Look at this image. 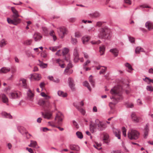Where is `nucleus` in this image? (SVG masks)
Segmentation results:
<instances>
[{
  "mask_svg": "<svg viewBox=\"0 0 153 153\" xmlns=\"http://www.w3.org/2000/svg\"><path fill=\"white\" fill-rule=\"evenodd\" d=\"M89 81L91 83L92 85L94 87L95 85L94 80L93 79L92 75H90L89 77Z\"/></svg>",
  "mask_w": 153,
  "mask_h": 153,
  "instance_id": "nucleus-34",
  "label": "nucleus"
},
{
  "mask_svg": "<svg viewBox=\"0 0 153 153\" xmlns=\"http://www.w3.org/2000/svg\"><path fill=\"white\" fill-rule=\"evenodd\" d=\"M76 134L79 138L80 139H82L83 138V135L81 132L79 131H77L76 132Z\"/></svg>",
  "mask_w": 153,
  "mask_h": 153,
  "instance_id": "nucleus-42",
  "label": "nucleus"
},
{
  "mask_svg": "<svg viewBox=\"0 0 153 153\" xmlns=\"http://www.w3.org/2000/svg\"><path fill=\"white\" fill-rule=\"evenodd\" d=\"M7 44V42L4 39H2L0 41V46L2 47L5 45Z\"/></svg>",
  "mask_w": 153,
  "mask_h": 153,
  "instance_id": "nucleus-31",
  "label": "nucleus"
},
{
  "mask_svg": "<svg viewBox=\"0 0 153 153\" xmlns=\"http://www.w3.org/2000/svg\"><path fill=\"white\" fill-rule=\"evenodd\" d=\"M72 67V65L71 63H68L64 71V73L65 74H68V71H70L69 69Z\"/></svg>",
  "mask_w": 153,
  "mask_h": 153,
  "instance_id": "nucleus-23",
  "label": "nucleus"
},
{
  "mask_svg": "<svg viewBox=\"0 0 153 153\" xmlns=\"http://www.w3.org/2000/svg\"><path fill=\"white\" fill-rule=\"evenodd\" d=\"M103 67H104L105 68L104 69H102L100 71L99 74H103L105 73L106 70L107 68L105 66H102Z\"/></svg>",
  "mask_w": 153,
  "mask_h": 153,
  "instance_id": "nucleus-44",
  "label": "nucleus"
},
{
  "mask_svg": "<svg viewBox=\"0 0 153 153\" xmlns=\"http://www.w3.org/2000/svg\"><path fill=\"white\" fill-rule=\"evenodd\" d=\"M129 41L131 43H134L135 42L134 38L132 37L129 36L128 37Z\"/></svg>",
  "mask_w": 153,
  "mask_h": 153,
  "instance_id": "nucleus-46",
  "label": "nucleus"
},
{
  "mask_svg": "<svg viewBox=\"0 0 153 153\" xmlns=\"http://www.w3.org/2000/svg\"><path fill=\"white\" fill-rule=\"evenodd\" d=\"M58 94L59 96L63 97H65L67 96L66 93H64L63 91H58Z\"/></svg>",
  "mask_w": 153,
  "mask_h": 153,
  "instance_id": "nucleus-29",
  "label": "nucleus"
},
{
  "mask_svg": "<svg viewBox=\"0 0 153 153\" xmlns=\"http://www.w3.org/2000/svg\"><path fill=\"white\" fill-rule=\"evenodd\" d=\"M45 102L43 100H40L38 102V104L42 106L45 107Z\"/></svg>",
  "mask_w": 153,
  "mask_h": 153,
  "instance_id": "nucleus-41",
  "label": "nucleus"
},
{
  "mask_svg": "<svg viewBox=\"0 0 153 153\" xmlns=\"http://www.w3.org/2000/svg\"><path fill=\"white\" fill-rule=\"evenodd\" d=\"M50 35L53 37V40L54 41H55L56 40L57 38L55 35V34L53 30H52L51 31L50 33Z\"/></svg>",
  "mask_w": 153,
  "mask_h": 153,
  "instance_id": "nucleus-30",
  "label": "nucleus"
},
{
  "mask_svg": "<svg viewBox=\"0 0 153 153\" xmlns=\"http://www.w3.org/2000/svg\"><path fill=\"white\" fill-rule=\"evenodd\" d=\"M2 114L6 118H9L10 119H11L12 118V116L10 114H7L6 112H2Z\"/></svg>",
  "mask_w": 153,
  "mask_h": 153,
  "instance_id": "nucleus-36",
  "label": "nucleus"
},
{
  "mask_svg": "<svg viewBox=\"0 0 153 153\" xmlns=\"http://www.w3.org/2000/svg\"><path fill=\"white\" fill-rule=\"evenodd\" d=\"M30 142L32 146V147H36L37 145V143L35 141L31 140Z\"/></svg>",
  "mask_w": 153,
  "mask_h": 153,
  "instance_id": "nucleus-47",
  "label": "nucleus"
},
{
  "mask_svg": "<svg viewBox=\"0 0 153 153\" xmlns=\"http://www.w3.org/2000/svg\"><path fill=\"white\" fill-rule=\"evenodd\" d=\"M143 50L140 47H137L135 49V52L136 54H139L140 52L143 51Z\"/></svg>",
  "mask_w": 153,
  "mask_h": 153,
  "instance_id": "nucleus-35",
  "label": "nucleus"
},
{
  "mask_svg": "<svg viewBox=\"0 0 153 153\" xmlns=\"http://www.w3.org/2000/svg\"><path fill=\"white\" fill-rule=\"evenodd\" d=\"M69 52V50L68 49L65 48L63 50L62 53L63 55H65L67 54Z\"/></svg>",
  "mask_w": 153,
  "mask_h": 153,
  "instance_id": "nucleus-43",
  "label": "nucleus"
},
{
  "mask_svg": "<svg viewBox=\"0 0 153 153\" xmlns=\"http://www.w3.org/2000/svg\"><path fill=\"white\" fill-rule=\"evenodd\" d=\"M131 117L132 120L135 123H138L141 121V118L137 116L134 112L132 113Z\"/></svg>",
  "mask_w": 153,
  "mask_h": 153,
  "instance_id": "nucleus-9",
  "label": "nucleus"
},
{
  "mask_svg": "<svg viewBox=\"0 0 153 153\" xmlns=\"http://www.w3.org/2000/svg\"><path fill=\"white\" fill-rule=\"evenodd\" d=\"M89 37L88 36H85L82 37V42L83 44H85L90 39Z\"/></svg>",
  "mask_w": 153,
  "mask_h": 153,
  "instance_id": "nucleus-26",
  "label": "nucleus"
},
{
  "mask_svg": "<svg viewBox=\"0 0 153 153\" xmlns=\"http://www.w3.org/2000/svg\"><path fill=\"white\" fill-rule=\"evenodd\" d=\"M63 118V116L62 114L60 112H58L57 113L56 116L55 118V120H58V124H60L62 121Z\"/></svg>",
  "mask_w": 153,
  "mask_h": 153,
  "instance_id": "nucleus-10",
  "label": "nucleus"
},
{
  "mask_svg": "<svg viewBox=\"0 0 153 153\" xmlns=\"http://www.w3.org/2000/svg\"><path fill=\"white\" fill-rule=\"evenodd\" d=\"M125 3L130 5L131 4V0H124Z\"/></svg>",
  "mask_w": 153,
  "mask_h": 153,
  "instance_id": "nucleus-56",
  "label": "nucleus"
},
{
  "mask_svg": "<svg viewBox=\"0 0 153 153\" xmlns=\"http://www.w3.org/2000/svg\"><path fill=\"white\" fill-rule=\"evenodd\" d=\"M41 95L42 97H45L46 99H48L50 98V96L47 95L44 92H42L41 93Z\"/></svg>",
  "mask_w": 153,
  "mask_h": 153,
  "instance_id": "nucleus-45",
  "label": "nucleus"
},
{
  "mask_svg": "<svg viewBox=\"0 0 153 153\" xmlns=\"http://www.w3.org/2000/svg\"><path fill=\"white\" fill-rule=\"evenodd\" d=\"M103 137V140H108L109 138V135L108 134H104Z\"/></svg>",
  "mask_w": 153,
  "mask_h": 153,
  "instance_id": "nucleus-53",
  "label": "nucleus"
},
{
  "mask_svg": "<svg viewBox=\"0 0 153 153\" xmlns=\"http://www.w3.org/2000/svg\"><path fill=\"white\" fill-rule=\"evenodd\" d=\"M32 42V40L28 39L27 40L25 41L24 44L27 45H31Z\"/></svg>",
  "mask_w": 153,
  "mask_h": 153,
  "instance_id": "nucleus-38",
  "label": "nucleus"
},
{
  "mask_svg": "<svg viewBox=\"0 0 153 153\" xmlns=\"http://www.w3.org/2000/svg\"><path fill=\"white\" fill-rule=\"evenodd\" d=\"M143 80L147 82H152L153 83V79H151L149 78L146 77L143 79Z\"/></svg>",
  "mask_w": 153,
  "mask_h": 153,
  "instance_id": "nucleus-40",
  "label": "nucleus"
},
{
  "mask_svg": "<svg viewBox=\"0 0 153 153\" xmlns=\"http://www.w3.org/2000/svg\"><path fill=\"white\" fill-rule=\"evenodd\" d=\"M68 83L69 86L71 90L73 91H75V84H74V81L73 78L71 77H69L68 79Z\"/></svg>",
  "mask_w": 153,
  "mask_h": 153,
  "instance_id": "nucleus-6",
  "label": "nucleus"
},
{
  "mask_svg": "<svg viewBox=\"0 0 153 153\" xmlns=\"http://www.w3.org/2000/svg\"><path fill=\"white\" fill-rule=\"evenodd\" d=\"M41 75L38 74H31V78L32 79L39 81L41 79Z\"/></svg>",
  "mask_w": 153,
  "mask_h": 153,
  "instance_id": "nucleus-12",
  "label": "nucleus"
},
{
  "mask_svg": "<svg viewBox=\"0 0 153 153\" xmlns=\"http://www.w3.org/2000/svg\"><path fill=\"white\" fill-rule=\"evenodd\" d=\"M91 16L93 18H96L99 17L100 16V14L99 12H96L91 14Z\"/></svg>",
  "mask_w": 153,
  "mask_h": 153,
  "instance_id": "nucleus-27",
  "label": "nucleus"
},
{
  "mask_svg": "<svg viewBox=\"0 0 153 153\" xmlns=\"http://www.w3.org/2000/svg\"><path fill=\"white\" fill-rule=\"evenodd\" d=\"M48 124L49 125L52 126L53 127H55V124L54 123L52 122H48Z\"/></svg>",
  "mask_w": 153,
  "mask_h": 153,
  "instance_id": "nucleus-59",
  "label": "nucleus"
},
{
  "mask_svg": "<svg viewBox=\"0 0 153 153\" xmlns=\"http://www.w3.org/2000/svg\"><path fill=\"white\" fill-rule=\"evenodd\" d=\"M145 26L149 31L152 30L153 29V25L150 21H148L146 22L145 24Z\"/></svg>",
  "mask_w": 153,
  "mask_h": 153,
  "instance_id": "nucleus-15",
  "label": "nucleus"
},
{
  "mask_svg": "<svg viewBox=\"0 0 153 153\" xmlns=\"http://www.w3.org/2000/svg\"><path fill=\"white\" fill-rule=\"evenodd\" d=\"M105 50V47L104 45H102L100 47V55H103Z\"/></svg>",
  "mask_w": 153,
  "mask_h": 153,
  "instance_id": "nucleus-28",
  "label": "nucleus"
},
{
  "mask_svg": "<svg viewBox=\"0 0 153 153\" xmlns=\"http://www.w3.org/2000/svg\"><path fill=\"white\" fill-rule=\"evenodd\" d=\"M100 33L98 36L102 39H108L109 38L110 30L107 27H105L100 29Z\"/></svg>",
  "mask_w": 153,
  "mask_h": 153,
  "instance_id": "nucleus-2",
  "label": "nucleus"
},
{
  "mask_svg": "<svg viewBox=\"0 0 153 153\" xmlns=\"http://www.w3.org/2000/svg\"><path fill=\"white\" fill-rule=\"evenodd\" d=\"M72 43L74 45H75L77 43V40L76 39L72 38L71 39Z\"/></svg>",
  "mask_w": 153,
  "mask_h": 153,
  "instance_id": "nucleus-52",
  "label": "nucleus"
},
{
  "mask_svg": "<svg viewBox=\"0 0 153 153\" xmlns=\"http://www.w3.org/2000/svg\"><path fill=\"white\" fill-rule=\"evenodd\" d=\"M26 149L30 153H33V151L32 149L31 148H26Z\"/></svg>",
  "mask_w": 153,
  "mask_h": 153,
  "instance_id": "nucleus-63",
  "label": "nucleus"
},
{
  "mask_svg": "<svg viewBox=\"0 0 153 153\" xmlns=\"http://www.w3.org/2000/svg\"><path fill=\"white\" fill-rule=\"evenodd\" d=\"M83 85L86 87L90 91H91V88L89 85V84L88 82L87 81H85L83 82Z\"/></svg>",
  "mask_w": 153,
  "mask_h": 153,
  "instance_id": "nucleus-37",
  "label": "nucleus"
},
{
  "mask_svg": "<svg viewBox=\"0 0 153 153\" xmlns=\"http://www.w3.org/2000/svg\"><path fill=\"white\" fill-rule=\"evenodd\" d=\"M69 147L71 150H73L78 151L80 150L79 147L78 146L74 145H70L69 146Z\"/></svg>",
  "mask_w": 153,
  "mask_h": 153,
  "instance_id": "nucleus-22",
  "label": "nucleus"
},
{
  "mask_svg": "<svg viewBox=\"0 0 153 153\" xmlns=\"http://www.w3.org/2000/svg\"><path fill=\"white\" fill-rule=\"evenodd\" d=\"M90 63V61L89 60H87L85 63L83 65V68H85V66H86L88 64Z\"/></svg>",
  "mask_w": 153,
  "mask_h": 153,
  "instance_id": "nucleus-60",
  "label": "nucleus"
},
{
  "mask_svg": "<svg viewBox=\"0 0 153 153\" xmlns=\"http://www.w3.org/2000/svg\"><path fill=\"white\" fill-rule=\"evenodd\" d=\"M39 65L40 66V67L42 68H46L47 67V64L45 63H44L40 61L39 60Z\"/></svg>",
  "mask_w": 153,
  "mask_h": 153,
  "instance_id": "nucleus-32",
  "label": "nucleus"
},
{
  "mask_svg": "<svg viewBox=\"0 0 153 153\" xmlns=\"http://www.w3.org/2000/svg\"><path fill=\"white\" fill-rule=\"evenodd\" d=\"M45 107H46L48 108H51V104L48 101H47L45 102Z\"/></svg>",
  "mask_w": 153,
  "mask_h": 153,
  "instance_id": "nucleus-49",
  "label": "nucleus"
},
{
  "mask_svg": "<svg viewBox=\"0 0 153 153\" xmlns=\"http://www.w3.org/2000/svg\"><path fill=\"white\" fill-rule=\"evenodd\" d=\"M57 31L60 37L61 38H63L67 33V30L64 27L58 28Z\"/></svg>",
  "mask_w": 153,
  "mask_h": 153,
  "instance_id": "nucleus-5",
  "label": "nucleus"
},
{
  "mask_svg": "<svg viewBox=\"0 0 153 153\" xmlns=\"http://www.w3.org/2000/svg\"><path fill=\"white\" fill-rule=\"evenodd\" d=\"M0 97L1 98L2 101L4 103H7L8 102V99L4 94H1L0 95Z\"/></svg>",
  "mask_w": 153,
  "mask_h": 153,
  "instance_id": "nucleus-20",
  "label": "nucleus"
},
{
  "mask_svg": "<svg viewBox=\"0 0 153 153\" xmlns=\"http://www.w3.org/2000/svg\"><path fill=\"white\" fill-rule=\"evenodd\" d=\"M122 132L123 136L124 137H126V129L124 127H123L122 128Z\"/></svg>",
  "mask_w": 153,
  "mask_h": 153,
  "instance_id": "nucleus-50",
  "label": "nucleus"
},
{
  "mask_svg": "<svg viewBox=\"0 0 153 153\" xmlns=\"http://www.w3.org/2000/svg\"><path fill=\"white\" fill-rule=\"evenodd\" d=\"M42 38V35L39 33H36L33 36V38L36 42L39 41Z\"/></svg>",
  "mask_w": 153,
  "mask_h": 153,
  "instance_id": "nucleus-14",
  "label": "nucleus"
},
{
  "mask_svg": "<svg viewBox=\"0 0 153 153\" xmlns=\"http://www.w3.org/2000/svg\"><path fill=\"white\" fill-rule=\"evenodd\" d=\"M113 131L115 136L117 137L119 139H120L121 131L120 129L114 128H113Z\"/></svg>",
  "mask_w": 153,
  "mask_h": 153,
  "instance_id": "nucleus-13",
  "label": "nucleus"
},
{
  "mask_svg": "<svg viewBox=\"0 0 153 153\" xmlns=\"http://www.w3.org/2000/svg\"><path fill=\"white\" fill-rule=\"evenodd\" d=\"M101 145L100 144H97V145H94V147L96 149H98V150H100L102 148L101 147Z\"/></svg>",
  "mask_w": 153,
  "mask_h": 153,
  "instance_id": "nucleus-48",
  "label": "nucleus"
},
{
  "mask_svg": "<svg viewBox=\"0 0 153 153\" xmlns=\"http://www.w3.org/2000/svg\"><path fill=\"white\" fill-rule=\"evenodd\" d=\"M102 23L101 22H97L96 26L98 27H100L102 25Z\"/></svg>",
  "mask_w": 153,
  "mask_h": 153,
  "instance_id": "nucleus-64",
  "label": "nucleus"
},
{
  "mask_svg": "<svg viewBox=\"0 0 153 153\" xmlns=\"http://www.w3.org/2000/svg\"><path fill=\"white\" fill-rule=\"evenodd\" d=\"M97 126H96V124L95 125L93 124H90V129L91 133H93L96 132L97 131Z\"/></svg>",
  "mask_w": 153,
  "mask_h": 153,
  "instance_id": "nucleus-21",
  "label": "nucleus"
},
{
  "mask_svg": "<svg viewBox=\"0 0 153 153\" xmlns=\"http://www.w3.org/2000/svg\"><path fill=\"white\" fill-rule=\"evenodd\" d=\"M20 83L22 84V86L24 88H27V84L26 79L24 78H21L20 80Z\"/></svg>",
  "mask_w": 153,
  "mask_h": 153,
  "instance_id": "nucleus-18",
  "label": "nucleus"
},
{
  "mask_svg": "<svg viewBox=\"0 0 153 153\" xmlns=\"http://www.w3.org/2000/svg\"><path fill=\"white\" fill-rule=\"evenodd\" d=\"M45 84L44 82H41L39 85L40 87L42 88V90H43V88L45 87Z\"/></svg>",
  "mask_w": 153,
  "mask_h": 153,
  "instance_id": "nucleus-58",
  "label": "nucleus"
},
{
  "mask_svg": "<svg viewBox=\"0 0 153 153\" xmlns=\"http://www.w3.org/2000/svg\"><path fill=\"white\" fill-rule=\"evenodd\" d=\"M21 93L19 91H14L9 94V97L11 99H15L20 97Z\"/></svg>",
  "mask_w": 153,
  "mask_h": 153,
  "instance_id": "nucleus-7",
  "label": "nucleus"
},
{
  "mask_svg": "<svg viewBox=\"0 0 153 153\" xmlns=\"http://www.w3.org/2000/svg\"><path fill=\"white\" fill-rule=\"evenodd\" d=\"M19 16H11L10 18H7V21L10 24L17 25L21 22V19L19 18Z\"/></svg>",
  "mask_w": 153,
  "mask_h": 153,
  "instance_id": "nucleus-3",
  "label": "nucleus"
},
{
  "mask_svg": "<svg viewBox=\"0 0 153 153\" xmlns=\"http://www.w3.org/2000/svg\"><path fill=\"white\" fill-rule=\"evenodd\" d=\"M11 10L13 13V15L11 16H19V15L18 14V11L13 7H11Z\"/></svg>",
  "mask_w": 153,
  "mask_h": 153,
  "instance_id": "nucleus-24",
  "label": "nucleus"
},
{
  "mask_svg": "<svg viewBox=\"0 0 153 153\" xmlns=\"http://www.w3.org/2000/svg\"><path fill=\"white\" fill-rule=\"evenodd\" d=\"M125 65L126 67H127L128 68V69L130 70L128 71V72H131V71L133 70L131 65H130V64H129L128 63H125Z\"/></svg>",
  "mask_w": 153,
  "mask_h": 153,
  "instance_id": "nucleus-33",
  "label": "nucleus"
},
{
  "mask_svg": "<svg viewBox=\"0 0 153 153\" xmlns=\"http://www.w3.org/2000/svg\"><path fill=\"white\" fill-rule=\"evenodd\" d=\"M49 48L53 52H55L56 50V48L55 47H50Z\"/></svg>",
  "mask_w": 153,
  "mask_h": 153,
  "instance_id": "nucleus-61",
  "label": "nucleus"
},
{
  "mask_svg": "<svg viewBox=\"0 0 153 153\" xmlns=\"http://www.w3.org/2000/svg\"><path fill=\"white\" fill-rule=\"evenodd\" d=\"M42 30H43V31L45 32V33H47L48 32V30L45 27H42Z\"/></svg>",
  "mask_w": 153,
  "mask_h": 153,
  "instance_id": "nucleus-62",
  "label": "nucleus"
},
{
  "mask_svg": "<svg viewBox=\"0 0 153 153\" xmlns=\"http://www.w3.org/2000/svg\"><path fill=\"white\" fill-rule=\"evenodd\" d=\"M139 133L135 130H131L128 134V137L131 140H136L139 137Z\"/></svg>",
  "mask_w": 153,
  "mask_h": 153,
  "instance_id": "nucleus-4",
  "label": "nucleus"
},
{
  "mask_svg": "<svg viewBox=\"0 0 153 153\" xmlns=\"http://www.w3.org/2000/svg\"><path fill=\"white\" fill-rule=\"evenodd\" d=\"M110 92L112 95L111 99H113V102H110L109 105L111 109L113 110L115 105L123 99L122 90L120 88L114 87L111 90Z\"/></svg>",
  "mask_w": 153,
  "mask_h": 153,
  "instance_id": "nucleus-1",
  "label": "nucleus"
},
{
  "mask_svg": "<svg viewBox=\"0 0 153 153\" xmlns=\"http://www.w3.org/2000/svg\"><path fill=\"white\" fill-rule=\"evenodd\" d=\"M110 52L112 53L115 56H117L118 54V50L115 48L111 49L110 50Z\"/></svg>",
  "mask_w": 153,
  "mask_h": 153,
  "instance_id": "nucleus-25",
  "label": "nucleus"
},
{
  "mask_svg": "<svg viewBox=\"0 0 153 153\" xmlns=\"http://www.w3.org/2000/svg\"><path fill=\"white\" fill-rule=\"evenodd\" d=\"M27 94L28 96L32 98L34 96V94L29 89L28 90V91L27 93Z\"/></svg>",
  "mask_w": 153,
  "mask_h": 153,
  "instance_id": "nucleus-39",
  "label": "nucleus"
},
{
  "mask_svg": "<svg viewBox=\"0 0 153 153\" xmlns=\"http://www.w3.org/2000/svg\"><path fill=\"white\" fill-rule=\"evenodd\" d=\"M78 48L77 47H75L74 51V55L75 57L74 59V61L76 62L79 60V55L78 53Z\"/></svg>",
  "mask_w": 153,
  "mask_h": 153,
  "instance_id": "nucleus-11",
  "label": "nucleus"
},
{
  "mask_svg": "<svg viewBox=\"0 0 153 153\" xmlns=\"http://www.w3.org/2000/svg\"><path fill=\"white\" fill-rule=\"evenodd\" d=\"M144 130L145 131L144 132V138H146L149 132V124H148L147 123L146 125Z\"/></svg>",
  "mask_w": 153,
  "mask_h": 153,
  "instance_id": "nucleus-17",
  "label": "nucleus"
},
{
  "mask_svg": "<svg viewBox=\"0 0 153 153\" xmlns=\"http://www.w3.org/2000/svg\"><path fill=\"white\" fill-rule=\"evenodd\" d=\"M10 69L9 68L3 67L0 69V73H6L9 72Z\"/></svg>",
  "mask_w": 153,
  "mask_h": 153,
  "instance_id": "nucleus-19",
  "label": "nucleus"
},
{
  "mask_svg": "<svg viewBox=\"0 0 153 153\" xmlns=\"http://www.w3.org/2000/svg\"><path fill=\"white\" fill-rule=\"evenodd\" d=\"M101 43V42L100 40H98L97 41H92L91 42V43L92 44H98Z\"/></svg>",
  "mask_w": 153,
  "mask_h": 153,
  "instance_id": "nucleus-57",
  "label": "nucleus"
},
{
  "mask_svg": "<svg viewBox=\"0 0 153 153\" xmlns=\"http://www.w3.org/2000/svg\"><path fill=\"white\" fill-rule=\"evenodd\" d=\"M96 124L97 128L99 131L103 130L106 127V124L102 122L99 121L97 123H96Z\"/></svg>",
  "mask_w": 153,
  "mask_h": 153,
  "instance_id": "nucleus-8",
  "label": "nucleus"
},
{
  "mask_svg": "<svg viewBox=\"0 0 153 153\" xmlns=\"http://www.w3.org/2000/svg\"><path fill=\"white\" fill-rule=\"evenodd\" d=\"M42 115L45 118L49 119L52 116V114L50 112H46L45 113L42 112Z\"/></svg>",
  "mask_w": 153,
  "mask_h": 153,
  "instance_id": "nucleus-16",
  "label": "nucleus"
},
{
  "mask_svg": "<svg viewBox=\"0 0 153 153\" xmlns=\"http://www.w3.org/2000/svg\"><path fill=\"white\" fill-rule=\"evenodd\" d=\"M146 89L148 91H153V87L151 86H147Z\"/></svg>",
  "mask_w": 153,
  "mask_h": 153,
  "instance_id": "nucleus-55",
  "label": "nucleus"
},
{
  "mask_svg": "<svg viewBox=\"0 0 153 153\" xmlns=\"http://www.w3.org/2000/svg\"><path fill=\"white\" fill-rule=\"evenodd\" d=\"M75 36L76 37L79 38L82 36V35L80 33L77 32L75 33Z\"/></svg>",
  "mask_w": 153,
  "mask_h": 153,
  "instance_id": "nucleus-51",
  "label": "nucleus"
},
{
  "mask_svg": "<svg viewBox=\"0 0 153 153\" xmlns=\"http://www.w3.org/2000/svg\"><path fill=\"white\" fill-rule=\"evenodd\" d=\"M78 110L83 115L85 114V111L82 108H77Z\"/></svg>",
  "mask_w": 153,
  "mask_h": 153,
  "instance_id": "nucleus-54",
  "label": "nucleus"
}]
</instances>
